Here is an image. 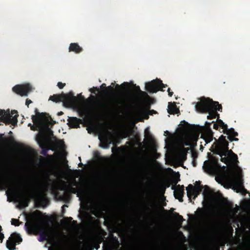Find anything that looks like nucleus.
I'll list each match as a JSON object with an SVG mask.
<instances>
[{
	"label": "nucleus",
	"instance_id": "79ce46f5",
	"mask_svg": "<svg viewBox=\"0 0 250 250\" xmlns=\"http://www.w3.org/2000/svg\"><path fill=\"white\" fill-rule=\"evenodd\" d=\"M65 85V83H62V82H58L57 86L60 89H62Z\"/></svg>",
	"mask_w": 250,
	"mask_h": 250
},
{
	"label": "nucleus",
	"instance_id": "39448f33",
	"mask_svg": "<svg viewBox=\"0 0 250 250\" xmlns=\"http://www.w3.org/2000/svg\"><path fill=\"white\" fill-rule=\"evenodd\" d=\"M197 185L195 186H193L191 184H189L186 190L187 191V196L190 200L191 201V198L193 196V199H195L198 195H199L202 191L203 188H204V190L203 191V194L205 195L206 194H208L209 192V187L206 185L204 187L202 185H201V182L200 181H197Z\"/></svg>",
	"mask_w": 250,
	"mask_h": 250
},
{
	"label": "nucleus",
	"instance_id": "412c9836",
	"mask_svg": "<svg viewBox=\"0 0 250 250\" xmlns=\"http://www.w3.org/2000/svg\"><path fill=\"white\" fill-rule=\"evenodd\" d=\"M37 141H38L40 146L42 148V150L41 151V154L43 155V156H47V152L49 150V148H48L43 143L42 140V139H39L37 138Z\"/></svg>",
	"mask_w": 250,
	"mask_h": 250
},
{
	"label": "nucleus",
	"instance_id": "774afa93",
	"mask_svg": "<svg viewBox=\"0 0 250 250\" xmlns=\"http://www.w3.org/2000/svg\"><path fill=\"white\" fill-rule=\"evenodd\" d=\"M76 184H77V183L75 182L74 183V184H73V186H76Z\"/></svg>",
	"mask_w": 250,
	"mask_h": 250
},
{
	"label": "nucleus",
	"instance_id": "c03bdc74",
	"mask_svg": "<svg viewBox=\"0 0 250 250\" xmlns=\"http://www.w3.org/2000/svg\"><path fill=\"white\" fill-rule=\"evenodd\" d=\"M218 140L220 143H223L224 141H226V137L222 135L219 138Z\"/></svg>",
	"mask_w": 250,
	"mask_h": 250
},
{
	"label": "nucleus",
	"instance_id": "72a5a7b5",
	"mask_svg": "<svg viewBox=\"0 0 250 250\" xmlns=\"http://www.w3.org/2000/svg\"><path fill=\"white\" fill-rule=\"evenodd\" d=\"M88 101L92 104H95L98 100L97 98L93 95H91L88 99Z\"/></svg>",
	"mask_w": 250,
	"mask_h": 250
},
{
	"label": "nucleus",
	"instance_id": "e2e57ef3",
	"mask_svg": "<svg viewBox=\"0 0 250 250\" xmlns=\"http://www.w3.org/2000/svg\"><path fill=\"white\" fill-rule=\"evenodd\" d=\"M150 112H153V113H156V111L154 110H150Z\"/></svg>",
	"mask_w": 250,
	"mask_h": 250
},
{
	"label": "nucleus",
	"instance_id": "c9c22d12",
	"mask_svg": "<svg viewBox=\"0 0 250 250\" xmlns=\"http://www.w3.org/2000/svg\"><path fill=\"white\" fill-rule=\"evenodd\" d=\"M214 122H212L211 123L209 122H206L205 125H206V131L205 132H208L209 129H211L210 128V125L212 123H213Z\"/></svg>",
	"mask_w": 250,
	"mask_h": 250
},
{
	"label": "nucleus",
	"instance_id": "a19ab883",
	"mask_svg": "<svg viewBox=\"0 0 250 250\" xmlns=\"http://www.w3.org/2000/svg\"><path fill=\"white\" fill-rule=\"evenodd\" d=\"M77 98V101L76 102L74 103V104H73L72 105H73L74 104H76L78 102V99H80L82 100H84V97L82 95L81 93L79 94L77 97H76Z\"/></svg>",
	"mask_w": 250,
	"mask_h": 250
},
{
	"label": "nucleus",
	"instance_id": "4be33fe9",
	"mask_svg": "<svg viewBox=\"0 0 250 250\" xmlns=\"http://www.w3.org/2000/svg\"><path fill=\"white\" fill-rule=\"evenodd\" d=\"M177 193H179V197H177L175 194V197L178 199L180 202L183 201V197L184 194V186L183 185L180 186L179 185L176 186Z\"/></svg>",
	"mask_w": 250,
	"mask_h": 250
},
{
	"label": "nucleus",
	"instance_id": "0e129e2a",
	"mask_svg": "<svg viewBox=\"0 0 250 250\" xmlns=\"http://www.w3.org/2000/svg\"><path fill=\"white\" fill-rule=\"evenodd\" d=\"M55 124H56V122L54 121H52V124L54 125Z\"/></svg>",
	"mask_w": 250,
	"mask_h": 250
},
{
	"label": "nucleus",
	"instance_id": "2f4dec72",
	"mask_svg": "<svg viewBox=\"0 0 250 250\" xmlns=\"http://www.w3.org/2000/svg\"><path fill=\"white\" fill-rule=\"evenodd\" d=\"M114 85V83H112L111 85L106 87V88L103 90V92L104 93H107L108 91L113 92L114 90L113 86Z\"/></svg>",
	"mask_w": 250,
	"mask_h": 250
},
{
	"label": "nucleus",
	"instance_id": "1a4fd4ad",
	"mask_svg": "<svg viewBox=\"0 0 250 250\" xmlns=\"http://www.w3.org/2000/svg\"><path fill=\"white\" fill-rule=\"evenodd\" d=\"M22 239L20 235L16 232L11 234V236L6 242V247L9 250H14L16 249V243L20 244Z\"/></svg>",
	"mask_w": 250,
	"mask_h": 250
},
{
	"label": "nucleus",
	"instance_id": "f257e3e1",
	"mask_svg": "<svg viewBox=\"0 0 250 250\" xmlns=\"http://www.w3.org/2000/svg\"><path fill=\"white\" fill-rule=\"evenodd\" d=\"M33 214L36 216L35 220L30 223H26L25 226L28 232L39 234L38 240L40 242H44L51 239L52 237L51 229L47 227L48 223L42 219V212L36 210Z\"/></svg>",
	"mask_w": 250,
	"mask_h": 250
},
{
	"label": "nucleus",
	"instance_id": "3c124183",
	"mask_svg": "<svg viewBox=\"0 0 250 250\" xmlns=\"http://www.w3.org/2000/svg\"><path fill=\"white\" fill-rule=\"evenodd\" d=\"M4 238V234L2 232H0V243H2Z\"/></svg>",
	"mask_w": 250,
	"mask_h": 250
},
{
	"label": "nucleus",
	"instance_id": "338daca9",
	"mask_svg": "<svg viewBox=\"0 0 250 250\" xmlns=\"http://www.w3.org/2000/svg\"><path fill=\"white\" fill-rule=\"evenodd\" d=\"M31 125H32L31 124H28V126H30V127H31Z\"/></svg>",
	"mask_w": 250,
	"mask_h": 250
},
{
	"label": "nucleus",
	"instance_id": "c85d7f7f",
	"mask_svg": "<svg viewBox=\"0 0 250 250\" xmlns=\"http://www.w3.org/2000/svg\"><path fill=\"white\" fill-rule=\"evenodd\" d=\"M115 87L117 89H119L120 88V87H122L125 90H127L128 89L129 83L127 82H124L121 85H119L118 84H116L115 85Z\"/></svg>",
	"mask_w": 250,
	"mask_h": 250
},
{
	"label": "nucleus",
	"instance_id": "f8f14e48",
	"mask_svg": "<svg viewBox=\"0 0 250 250\" xmlns=\"http://www.w3.org/2000/svg\"><path fill=\"white\" fill-rule=\"evenodd\" d=\"M111 136V133L109 131H107L103 137L99 136V139L102 142L100 146L104 148H107L109 147V145L112 142Z\"/></svg>",
	"mask_w": 250,
	"mask_h": 250
},
{
	"label": "nucleus",
	"instance_id": "09e8293b",
	"mask_svg": "<svg viewBox=\"0 0 250 250\" xmlns=\"http://www.w3.org/2000/svg\"><path fill=\"white\" fill-rule=\"evenodd\" d=\"M32 103V102L31 100L27 99L26 100L25 104L28 107L29 104Z\"/></svg>",
	"mask_w": 250,
	"mask_h": 250
},
{
	"label": "nucleus",
	"instance_id": "de8ad7c7",
	"mask_svg": "<svg viewBox=\"0 0 250 250\" xmlns=\"http://www.w3.org/2000/svg\"><path fill=\"white\" fill-rule=\"evenodd\" d=\"M216 123L218 124L220 126L223 125L224 124L223 121L221 119H219V118H217Z\"/></svg>",
	"mask_w": 250,
	"mask_h": 250
},
{
	"label": "nucleus",
	"instance_id": "49530a36",
	"mask_svg": "<svg viewBox=\"0 0 250 250\" xmlns=\"http://www.w3.org/2000/svg\"><path fill=\"white\" fill-rule=\"evenodd\" d=\"M102 231H103L104 234H103V236L101 235L100 237L101 241H104V240L105 238L104 236H105V235H106V232L105 231H104V230H102Z\"/></svg>",
	"mask_w": 250,
	"mask_h": 250
},
{
	"label": "nucleus",
	"instance_id": "052dcab7",
	"mask_svg": "<svg viewBox=\"0 0 250 250\" xmlns=\"http://www.w3.org/2000/svg\"><path fill=\"white\" fill-rule=\"evenodd\" d=\"M147 129H145V132L146 135L147 133H149V131H148V130H147Z\"/></svg>",
	"mask_w": 250,
	"mask_h": 250
},
{
	"label": "nucleus",
	"instance_id": "13d9d810",
	"mask_svg": "<svg viewBox=\"0 0 250 250\" xmlns=\"http://www.w3.org/2000/svg\"><path fill=\"white\" fill-rule=\"evenodd\" d=\"M65 219L69 221H71L72 220V218L71 217H66V218H65Z\"/></svg>",
	"mask_w": 250,
	"mask_h": 250
},
{
	"label": "nucleus",
	"instance_id": "e433bc0d",
	"mask_svg": "<svg viewBox=\"0 0 250 250\" xmlns=\"http://www.w3.org/2000/svg\"><path fill=\"white\" fill-rule=\"evenodd\" d=\"M99 88L97 87H93L92 88H90L89 89V91L92 93H93V94H96V92L97 91H99Z\"/></svg>",
	"mask_w": 250,
	"mask_h": 250
},
{
	"label": "nucleus",
	"instance_id": "ea45409f",
	"mask_svg": "<svg viewBox=\"0 0 250 250\" xmlns=\"http://www.w3.org/2000/svg\"><path fill=\"white\" fill-rule=\"evenodd\" d=\"M147 168L146 163H143L141 166V170H142L143 171H146Z\"/></svg>",
	"mask_w": 250,
	"mask_h": 250
},
{
	"label": "nucleus",
	"instance_id": "58836bf2",
	"mask_svg": "<svg viewBox=\"0 0 250 250\" xmlns=\"http://www.w3.org/2000/svg\"><path fill=\"white\" fill-rule=\"evenodd\" d=\"M221 161L224 163L225 164H228V163H229V160H228V158L227 157V156H224V157H223V156L221 157Z\"/></svg>",
	"mask_w": 250,
	"mask_h": 250
},
{
	"label": "nucleus",
	"instance_id": "f03ea898",
	"mask_svg": "<svg viewBox=\"0 0 250 250\" xmlns=\"http://www.w3.org/2000/svg\"><path fill=\"white\" fill-rule=\"evenodd\" d=\"M200 101L197 102L195 105V109L197 111L203 113H208L209 115L207 116L208 120L216 118H219L220 115L217 111H222L221 104H219L218 102L213 101L209 98L203 97L200 98Z\"/></svg>",
	"mask_w": 250,
	"mask_h": 250
},
{
	"label": "nucleus",
	"instance_id": "5701e85b",
	"mask_svg": "<svg viewBox=\"0 0 250 250\" xmlns=\"http://www.w3.org/2000/svg\"><path fill=\"white\" fill-rule=\"evenodd\" d=\"M189 150V147H182L179 151L180 157L184 160H186L187 159V153Z\"/></svg>",
	"mask_w": 250,
	"mask_h": 250
},
{
	"label": "nucleus",
	"instance_id": "cd10ccee",
	"mask_svg": "<svg viewBox=\"0 0 250 250\" xmlns=\"http://www.w3.org/2000/svg\"><path fill=\"white\" fill-rule=\"evenodd\" d=\"M224 133H226L228 135H232L233 136H237L238 135V133L235 131L233 128L228 129L227 132L224 131Z\"/></svg>",
	"mask_w": 250,
	"mask_h": 250
},
{
	"label": "nucleus",
	"instance_id": "6ab92c4d",
	"mask_svg": "<svg viewBox=\"0 0 250 250\" xmlns=\"http://www.w3.org/2000/svg\"><path fill=\"white\" fill-rule=\"evenodd\" d=\"M68 121V124L70 127L77 128L80 126L81 120L76 117H69Z\"/></svg>",
	"mask_w": 250,
	"mask_h": 250
},
{
	"label": "nucleus",
	"instance_id": "bf43d9fd",
	"mask_svg": "<svg viewBox=\"0 0 250 250\" xmlns=\"http://www.w3.org/2000/svg\"><path fill=\"white\" fill-rule=\"evenodd\" d=\"M175 194H176V196L179 197V193H177V190H176L174 191V195H175Z\"/></svg>",
	"mask_w": 250,
	"mask_h": 250
},
{
	"label": "nucleus",
	"instance_id": "680f3d73",
	"mask_svg": "<svg viewBox=\"0 0 250 250\" xmlns=\"http://www.w3.org/2000/svg\"><path fill=\"white\" fill-rule=\"evenodd\" d=\"M83 166V164L82 163H79V167H82Z\"/></svg>",
	"mask_w": 250,
	"mask_h": 250
},
{
	"label": "nucleus",
	"instance_id": "f3484780",
	"mask_svg": "<svg viewBox=\"0 0 250 250\" xmlns=\"http://www.w3.org/2000/svg\"><path fill=\"white\" fill-rule=\"evenodd\" d=\"M201 138L204 139L205 142V145L211 142L214 139L213 133L212 130L209 129L208 132H205L201 135Z\"/></svg>",
	"mask_w": 250,
	"mask_h": 250
},
{
	"label": "nucleus",
	"instance_id": "20e7f679",
	"mask_svg": "<svg viewBox=\"0 0 250 250\" xmlns=\"http://www.w3.org/2000/svg\"><path fill=\"white\" fill-rule=\"evenodd\" d=\"M49 100L55 103L62 102L64 106L71 107L73 104L77 102V98L72 92H69L67 94L63 93L61 94H54L49 97Z\"/></svg>",
	"mask_w": 250,
	"mask_h": 250
},
{
	"label": "nucleus",
	"instance_id": "a878e982",
	"mask_svg": "<svg viewBox=\"0 0 250 250\" xmlns=\"http://www.w3.org/2000/svg\"><path fill=\"white\" fill-rule=\"evenodd\" d=\"M36 197L41 201H44L47 200L46 194L45 191L41 190L35 195Z\"/></svg>",
	"mask_w": 250,
	"mask_h": 250
},
{
	"label": "nucleus",
	"instance_id": "6e6552de",
	"mask_svg": "<svg viewBox=\"0 0 250 250\" xmlns=\"http://www.w3.org/2000/svg\"><path fill=\"white\" fill-rule=\"evenodd\" d=\"M167 86V85L164 84L161 80L156 79L150 82L146 83L145 89L149 93H156L159 90L164 91L163 88Z\"/></svg>",
	"mask_w": 250,
	"mask_h": 250
},
{
	"label": "nucleus",
	"instance_id": "9d476101",
	"mask_svg": "<svg viewBox=\"0 0 250 250\" xmlns=\"http://www.w3.org/2000/svg\"><path fill=\"white\" fill-rule=\"evenodd\" d=\"M14 92L21 96H27L28 94L31 91L32 87L29 84H17L12 88Z\"/></svg>",
	"mask_w": 250,
	"mask_h": 250
},
{
	"label": "nucleus",
	"instance_id": "393cba45",
	"mask_svg": "<svg viewBox=\"0 0 250 250\" xmlns=\"http://www.w3.org/2000/svg\"><path fill=\"white\" fill-rule=\"evenodd\" d=\"M3 134H0V141L2 143H6L7 144H12L15 143L14 139L13 137L4 138Z\"/></svg>",
	"mask_w": 250,
	"mask_h": 250
},
{
	"label": "nucleus",
	"instance_id": "37998d69",
	"mask_svg": "<svg viewBox=\"0 0 250 250\" xmlns=\"http://www.w3.org/2000/svg\"><path fill=\"white\" fill-rule=\"evenodd\" d=\"M213 128L215 130H220L219 128L221 127L219 125L216 123H213Z\"/></svg>",
	"mask_w": 250,
	"mask_h": 250
},
{
	"label": "nucleus",
	"instance_id": "7ed1b4c3",
	"mask_svg": "<svg viewBox=\"0 0 250 250\" xmlns=\"http://www.w3.org/2000/svg\"><path fill=\"white\" fill-rule=\"evenodd\" d=\"M35 112L36 115H32L31 119L34 125H31V130H40L41 136L39 139H43L47 131H51L49 128L48 125H45V123L48 122L49 119L46 116L44 113H40L37 108L35 109Z\"/></svg>",
	"mask_w": 250,
	"mask_h": 250
},
{
	"label": "nucleus",
	"instance_id": "6e6d98bb",
	"mask_svg": "<svg viewBox=\"0 0 250 250\" xmlns=\"http://www.w3.org/2000/svg\"><path fill=\"white\" fill-rule=\"evenodd\" d=\"M101 88H106V84L105 83H103L101 85Z\"/></svg>",
	"mask_w": 250,
	"mask_h": 250
},
{
	"label": "nucleus",
	"instance_id": "4d7b16f0",
	"mask_svg": "<svg viewBox=\"0 0 250 250\" xmlns=\"http://www.w3.org/2000/svg\"><path fill=\"white\" fill-rule=\"evenodd\" d=\"M63 114V112L62 111H60L57 113L58 116H61Z\"/></svg>",
	"mask_w": 250,
	"mask_h": 250
},
{
	"label": "nucleus",
	"instance_id": "aec40b11",
	"mask_svg": "<svg viewBox=\"0 0 250 250\" xmlns=\"http://www.w3.org/2000/svg\"><path fill=\"white\" fill-rule=\"evenodd\" d=\"M83 51V49L82 47L80 46V45L77 43H71L70 44L69 47V52H74L76 54H78L81 53Z\"/></svg>",
	"mask_w": 250,
	"mask_h": 250
},
{
	"label": "nucleus",
	"instance_id": "f704fd0d",
	"mask_svg": "<svg viewBox=\"0 0 250 250\" xmlns=\"http://www.w3.org/2000/svg\"><path fill=\"white\" fill-rule=\"evenodd\" d=\"M11 224L15 226H18L20 225V221L19 219H12Z\"/></svg>",
	"mask_w": 250,
	"mask_h": 250
},
{
	"label": "nucleus",
	"instance_id": "dca6fc26",
	"mask_svg": "<svg viewBox=\"0 0 250 250\" xmlns=\"http://www.w3.org/2000/svg\"><path fill=\"white\" fill-rule=\"evenodd\" d=\"M30 197V195L27 194H21L18 195L20 204L24 207H26L28 206Z\"/></svg>",
	"mask_w": 250,
	"mask_h": 250
},
{
	"label": "nucleus",
	"instance_id": "473e14b6",
	"mask_svg": "<svg viewBox=\"0 0 250 250\" xmlns=\"http://www.w3.org/2000/svg\"><path fill=\"white\" fill-rule=\"evenodd\" d=\"M133 86L135 87V90L141 95L143 96L147 95V93L146 92L143 91L140 89L139 86H136V84H134Z\"/></svg>",
	"mask_w": 250,
	"mask_h": 250
},
{
	"label": "nucleus",
	"instance_id": "2eb2a0df",
	"mask_svg": "<svg viewBox=\"0 0 250 250\" xmlns=\"http://www.w3.org/2000/svg\"><path fill=\"white\" fill-rule=\"evenodd\" d=\"M218 164V160H216L214 162H210L209 161H206L204 162L203 166V169L207 173H211L214 169V165Z\"/></svg>",
	"mask_w": 250,
	"mask_h": 250
},
{
	"label": "nucleus",
	"instance_id": "a211bd4d",
	"mask_svg": "<svg viewBox=\"0 0 250 250\" xmlns=\"http://www.w3.org/2000/svg\"><path fill=\"white\" fill-rule=\"evenodd\" d=\"M180 129L184 132H189L192 129V126L185 121H182L179 125Z\"/></svg>",
	"mask_w": 250,
	"mask_h": 250
},
{
	"label": "nucleus",
	"instance_id": "4468645a",
	"mask_svg": "<svg viewBox=\"0 0 250 250\" xmlns=\"http://www.w3.org/2000/svg\"><path fill=\"white\" fill-rule=\"evenodd\" d=\"M221 146L223 147V149H218L216 150L215 152L216 154L220 155V157L223 156H228L229 153H233V152L231 150H229V142L227 140L224 141L223 143H221Z\"/></svg>",
	"mask_w": 250,
	"mask_h": 250
},
{
	"label": "nucleus",
	"instance_id": "9b49d317",
	"mask_svg": "<svg viewBox=\"0 0 250 250\" xmlns=\"http://www.w3.org/2000/svg\"><path fill=\"white\" fill-rule=\"evenodd\" d=\"M63 185H64V187H62L61 188V190H65V187L68 188V190L66 191L64 194V196L66 197H69L70 196V193H72L74 194H77V197H80L82 195H83L84 193V190L83 189H79L78 190L76 188L72 187L70 186H67L66 185V183L64 181H62Z\"/></svg>",
	"mask_w": 250,
	"mask_h": 250
},
{
	"label": "nucleus",
	"instance_id": "c756f323",
	"mask_svg": "<svg viewBox=\"0 0 250 250\" xmlns=\"http://www.w3.org/2000/svg\"><path fill=\"white\" fill-rule=\"evenodd\" d=\"M180 174L178 172L177 173H176V176L175 177H174L173 179V180H172V183L174 184V186H173L172 187V189H175V186L176 185V184L178 183V182L180 180Z\"/></svg>",
	"mask_w": 250,
	"mask_h": 250
},
{
	"label": "nucleus",
	"instance_id": "b1692460",
	"mask_svg": "<svg viewBox=\"0 0 250 250\" xmlns=\"http://www.w3.org/2000/svg\"><path fill=\"white\" fill-rule=\"evenodd\" d=\"M168 113L170 114H176L179 112V109L175 104L170 103L168 104Z\"/></svg>",
	"mask_w": 250,
	"mask_h": 250
},
{
	"label": "nucleus",
	"instance_id": "a18cd8bd",
	"mask_svg": "<svg viewBox=\"0 0 250 250\" xmlns=\"http://www.w3.org/2000/svg\"><path fill=\"white\" fill-rule=\"evenodd\" d=\"M221 128L223 129V132L224 133V131H226L227 132V130H228V125L227 124H225V123L223 125H222V126H221Z\"/></svg>",
	"mask_w": 250,
	"mask_h": 250
},
{
	"label": "nucleus",
	"instance_id": "423d86ee",
	"mask_svg": "<svg viewBox=\"0 0 250 250\" xmlns=\"http://www.w3.org/2000/svg\"><path fill=\"white\" fill-rule=\"evenodd\" d=\"M18 116L19 115L16 110H12L10 113L9 109L5 111L0 109V122L4 123L6 125L11 124L14 126L16 125Z\"/></svg>",
	"mask_w": 250,
	"mask_h": 250
},
{
	"label": "nucleus",
	"instance_id": "864d4df0",
	"mask_svg": "<svg viewBox=\"0 0 250 250\" xmlns=\"http://www.w3.org/2000/svg\"><path fill=\"white\" fill-rule=\"evenodd\" d=\"M233 154L234 155V157H235V159H236V163H238V161L237 160V156L236 154H234L233 153ZM236 165H237V163H236Z\"/></svg>",
	"mask_w": 250,
	"mask_h": 250
},
{
	"label": "nucleus",
	"instance_id": "69168bd1",
	"mask_svg": "<svg viewBox=\"0 0 250 250\" xmlns=\"http://www.w3.org/2000/svg\"><path fill=\"white\" fill-rule=\"evenodd\" d=\"M203 146L201 145L200 146V149H203Z\"/></svg>",
	"mask_w": 250,
	"mask_h": 250
},
{
	"label": "nucleus",
	"instance_id": "8fccbe9b",
	"mask_svg": "<svg viewBox=\"0 0 250 250\" xmlns=\"http://www.w3.org/2000/svg\"><path fill=\"white\" fill-rule=\"evenodd\" d=\"M6 165H10L11 164V160L9 158H7L6 159Z\"/></svg>",
	"mask_w": 250,
	"mask_h": 250
},
{
	"label": "nucleus",
	"instance_id": "4c0bfd02",
	"mask_svg": "<svg viewBox=\"0 0 250 250\" xmlns=\"http://www.w3.org/2000/svg\"><path fill=\"white\" fill-rule=\"evenodd\" d=\"M235 136H233L232 135H229L228 137V139L231 141H237L238 140V139L237 138L234 137Z\"/></svg>",
	"mask_w": 250,
	"mask_h": 250
},
{
	"label": "nucleus",
	"instance_id": "0eeeda50",
	"mask_svg": "<svg viewBox=\"0 0 250 250\" xmlns=\"http://www.w3.org/2000/svg\"><path fill=\"white\" fill-rule=\"evenodd\" d=\"M102 108L104 111L108 112H122L127 109V106L125 101L124 99H119L112 104H102Z\"/></svg>",
	"mask_w": 250,
	"mask_h": 250
},
{
	"label": "nucleus",
	"instance_id": "bb28decb",
	"mask_svg": "<svg viewBox=\"0 0 250 250\" xmlns=\"http://www.w3.org/2000/svg\"><path fill=\"white\" fill-rule=\"evenodd\" d=\"M196 217L198 219H202L205 216V210L203 208H198L196 212Z\"/></svg>",
	"mask_w": 250,
	"mask_h": 250
},
{
	"label": "nucleus",
	"instance_id": "603ef678",
	"mask_svg": "<svg viewBox=\"0 0 250 250\" xmlns=\"http://www.w3.org/2000/svg\"><path fill=\"white\" fill-rule=\"evenodd\" d=\"M167 92H168V95L170 97H171L173 94V92H171L170 91V88H168V89H167Z\"/></svg>",
	"mask_w": 250,
	"mask_h": 250
},
{
	"label": "nucleus",
	"instance_id": "7c9ffc66",
	"mask_svg": "<svg viewBox=\"0 0 250 250\" xmlns=\"http://www.w3.org/2000/svg\"><path fill=\"white\" fill-rule=\"evenodd\" d=\"M173 214L175 216V219L179 222L182 223L184 221V219L182 216L179 214L177 212H174Z\"/></svg>",
	"mask_w": 250,
	"mask_h": 250
},
{
	"label": "nucleus",
	"instance_id": "5fc2aeb1",
	"mask_svg": "<svg viewBox=\"0 0 250 250\" xmlns=\"http://www.w3.org/2000/svg\"><path fill=\"white\" fill-rule=\"evenodd\" d=\"M192 156L193 157H195L197 156V153L196 152H193L192 151Z\"/></svg>",
	"mask_w": 250,
	"mask_h": 250
},
{
	"label": "nucleus",
	"instance_id": "ddd939ff",
	"mask_svg": "<svg viewBox=\"0 0 250 250\" xmlns=\"http://www.w3.org/2000/svg\"><path fill=\"white\" fill-rule=\"evenodd\" d=\"M237 168L238 171L234 178L233 182L236 187L241 188H244L242 171L239 167H237Z\"/></svg>",
	"mask_w": 250,
	"mask_h": 250
}]
</instances>
